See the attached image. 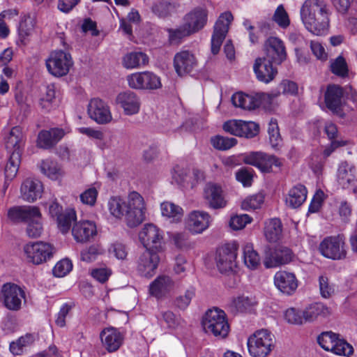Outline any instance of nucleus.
Segmentation results:
<instances>
[{
    "label": "nucleus",
    "mask_w": 357,
    "mask_h": 357,
    "mask_svg": "<svg viewBox=\"0 0 357 357\" xmlns=\"http://www.w3.org/2000/svg\"><path fill=\"white\" fill-rule=\"evenodd\" d=\"M233 20L234 17L229 11H226L219 16L213 27L211 45L222 44Z\"/></svg>",
    "instance_id": "6ab92c4d"
},
{
    "label": "nucleus",
    "mask_w": 357,
    "mask_h": 357,
    "mask_svg": "<svg viewBox=\"0 0 357 357\" xmlns=\"http://www.w3.org/2000/svg\"><path fill=\"white\" fill-rule=\"evenodd\" d=\"M331 69L333 74L340 77H345L348 74L347 62L342 56H339L331 63Z\"/></svg>",
    "instance_id": "5fc2aeb1"
},
{
    "label": "nucleus",
    "mask_w": 357,
    "mask_h": 357,
    "mask_svg": "<svg viewBox=\"0 0 357 357\" xmlns=\"http://www.w3.org/2000/svg\"><path fill=\"white\" fill-rule=\"evenodd\" d=\"M88 114L91 119L99 124L108 123L112 119L108 105L99 98H93L90 101Z\"/></svg>",
    "instance_id": "a211bd4d"
},
{
    "label": "nucleus",
    "mask_w": 357,
    "mask_h": 357,
    "mask_svg": "<svg viewBox=\"0 0 357 357\" xmlns=\"http://www.w3.org/2000/svg\"><path fill=\"white\" fill-rule=\"evenodd\" d=\"M169 238L174 245L179 249L187 248L189 245V236L186 232H174L169 236Z\"/></svg>",
    "instance_id": "e2e57ef3"
},
{
    "label": "nucleus",
    "mask_w": 357,
    "mask_h": 357,
    "mask_svg": "<svg viewBox=\"0 0 357 357\" xmlns=\"http://www.w3.org/2000/svg\"><path fill=\"white\" fill-rule=\"evenodd\" d=\"M56 98V86L54 84H50L45 86L39 100V105L42 109L50 111L53 106V102Z\"/></svg>",
    "instance_id": "a19ab883"
},
{
    "label": "nucleus",
    "mask_w": 357,
    "mask_h": 357,
    "mask_svg": "<svg viewBox=\"0 0 357 357\" xmlns=\"http://www.w3.org/2000/svg\"><path fill=\"white\" fill-rule=\"evenodd\" d=\"M43 192V185L40 181L28 178L21 185L20 193L23 200L33 202L40 198Z\"/></svg>",
    "instance_id": "412c9836"
},
{
    "label": "nucleus",
    "mask_w": 357,
    "mask_h": 357,
    "mask_svg": "<svg viewBox=\"0 0 357 357\" xmlns=\"http://www.w3.org/2000/svg\"><path fill=\"white\" fill-rule=\"evenodd\" d=\"M139 239L146 250L158 251L163 241V231L154 224H145L139 233Z\"/></svg>",
    "instance_id": "f8f14e48"
},
{
    "label": "nucleus",
    "mask_w": 357,
    "mask_h": 357,
    "mask_svg": "<svg viewBox=\"0 0 357 357\" xmlns=\"http://www.w3.org/2000/svg\"><path fill=\"white\" fill-rule=\"evenodd\" d=\"M268 134L269 142L273 148H277L280 146L282 138L280 134L278 121L275 119H271L268 126Z\"/></svg>",
    "instance_id": "8fccbe9b"
},
{
    "label": "nucleus",
    "mask_w": 357,
    "mask_h": 357,
    "mask_svg": "<svg viewBox=\"0 0 357 357\" xmlns=\"http://www.w3.org/2000/svg\"><path fill=\"white\" fill-rule=\"evenodd\" d=\"M249 354L252 357H266L274 347V335L266 329L256 331L247 342Z\"/></svg>",
    "instance_id": "423d86ee"
},
{
    "label": "nucleus",
    "mask_w": 357,
    "mask_h": 357,
    "mask_svg": "<svg viewBox=\"0 0 357 357\" xmlns=\"http://www.w3.org/2000/svg\"><path fill=\"white\" fill-rule=\"evenodd\" d=\"M275 287L282 294L292 295L298 288V280L292 272L279 271L273 277Z\"/></svg>",
    "instance_id": "dca6fc26"
},
{
    "label": "nucleus",
    "mask_w": 357,
    "mask_h": 357,
    "mask_svg": "<svg viewBox=\"0 0 357 357\" xmlns=\"http://www.w3.org/2000/svg\"><path fill=\"white\" fill-rule=\"evenodd\" d=\"M251 221L252 218L247 214L236 215L231 217L229 226L234 230H240L250 223Z\"/></svg>",
    "instance_id": "bf43d9fd"
},
{
    "label": "nucleus",
    "mask_w": 357,
    "mask_h": 357,
    "mask_svg": "<svg viewBox=\"0 0 357 357\" xmlns=\"http://www.w3.org/2000/svg\"><path fill=\"white\" fill-rule=\"evenodd\" d=\"M252 170L248 168H241L236 172V178L244 186H250L252 181Z\"/></svg>",
    "instance_id": "338daca9"
},
{
    "label": "nucleus",
    "mask_w": 357,
    "mask_h": 357,
    "mask_svg": "<svg viewBox=\"0 0 357 357\" xmlns=\"http://www.w3.org/2000/svg\"><path fill=\"white\" fill-rule=\"evenodd\" d=\"M40 171L52 180H56L62 175V171L59 165L56 162L50 160H43L41 162Z\"/></svg>",
    "instance_id": "de8ad7c7"
},
{
    "label": "nucleus",
    "mask_w": 357,
    "mask_h": 357,
    "mask_svg": "<svg viewBox=\"0 0 357 357\" xmlns=\"http://www.w3.org/2000/svg\"><path fill=\"white\" fill-rule=\"evenodd\" d=\"M284 319L290 324H302L304 321L302 312L289 308L284 313Z\"/></svg>",
    "instance_id": "774afa93"
},
{
    "label": "nucleus",
    "mask_w": 357,
    "mask_h": 357,
    "mask_svg": "<svg viewBox=\"0 0 357 357\" xmlns=\"http://www.w3.org/2000/svg\"><path fill=\"white\" fill-rule=\"evenodd\" d=\"M174 66L179 76L192 72L197 66L195 55L188 51H182L174 56Z\"/></svg>",
    "instance_id": "aec40b11"
},
{
    "label": "nucleus",
    "mask_w": 357,
    "mask_h": 357,
    "mask_svg": "<svg viewBox=\"0 0 357 357\" xmlns=\"http://www.w3.org/2000/svg\"><path fill=\"white\" fill-rule=\"evenodd\" d=\"M76 220V213L73 209H66L58 217H56L57 226L59 229L63 233L68 232L72 222Z\"/></svg>",
    "instance_id": "37998d69"
},
{
    "label": "nucleus",
    "mask_w": 357,
    "mask_h": 357,
    "mask_svg": "<svg viewBox=\"0 0 357 357\" xmlns=\"http://www.w3.org/2000/svg\"><path fill=\"white\" fill-rule=\"evenodd\" d=\"M21 162V155L18 152L12 153L5 166L4 173L7 180H13L17 175Z\"/></svg>",
    "instance_id": "a18cd8bd"
},
{
    "label": "nucleus",
    "mask_w": 357,
    "mask_h": 357,
    "mask_svg": "<svg viewBox=\"0 0 357 357\" xmlns=\"http://www.w3.org/2000/svg\"><path fill=\"white\" fill-rule=\"evenodd\" d=\"M36 23V19L30 15L22 17L17 27L19 38L22 43H24L27 38L32 35Z\"/></svg>",
    "instance_id": "e433bc0d"
},
{
    "label": "nucleus",
    "mask_w": 357,
    "mask_h": 357,
    "mask_svg": "<svg viewBox=\"0 0 357 357\" xmlns=\"http://www.w3.org/2000/svg\"><path fill=\"white\" fill-rule=\"evenodd\" d=\"M149 56L141 51H132L125 54L121 58V64L127 70L139 69L149 64Z\"/></svg>",
    "instance_id": "cd10ccee"
},
{
    "label": "nucleus",
    "mask_w": 357,
    "mask_h": 357,
    "mask_svg": "<svg viewBox=\"0 0 357 357\" xmlns=\"http://www.w3.org/2000/svg\"><path fill=\"white\" fill-rule=\"evenodd\" d=\"M270 94L266 93H257L255 96L245 95L243 109H255L258 107L261 103V100L265 99L266 97L270 98Z\"/></svg>",
    "instance_id": "603ef678"
},
{
    "label": "nucleus",
    "mask_w": 357,
    "mask_h": 357,
    "mask_svg": "<svg viewBox=\"0 0 357 357\" xmlns=\"http://www.w3.org/2000/svg\"><path fill=\"white\" fill-rule=\"evenodd\" d=\"M26 232L29 237L36 238L41 236L43 232V226L42 222V214L39 211V215L31 218L26 221Z\"/></svg>",
    "instance_id": "49530a36"
},
{
    "label": "nucleus",
    "mask_w": 357,
    "mask_h": 357,
    "mask_svg": "<svg viewBox=\"0 0 357 357\" xmlns=\"http://www.w3.org/2000/svg\"><path fill=\"white\" fill-rule=\"evenodd\" d=\"M65 135V130L59 128L42 130L38 133L37 145L44 149H50L54 146Z\"/></svg>",
    "instance_id": "393cba45"
},
{
    "label": "nucleus",
    "mask_w": 357,
    "mask_h": 357,
    "mask_svg": "<svg viewBox=\"0 0 357 357\" xmlns=\"http://www.w3.org/2000/svg\"><path fill=\"white\" fill-rule=\"evenodd\" d=\"M301 19L305 27L317 36L327 34L330 27V13L323 0H306L301 8Z\"/></svg>",
    "instance_id": "f03ea898"
},
{
    "label": "nucleus",
    "mask_w": 357,
    "mask_h": 357,
    "mask_svg": "<svg viewBox=\"0 0 357 357\" xmlns=\"http://www.w3.org/2000/svg\"><path fill=\"white\" fill-rule=\"evenodd\" d=\"M204 197L211 208H220L226 206L222 188L217 184L208 183L204 188Z\"/></svg>",
    "instance_id": "a878e982"
},
{
    "label": "nucleus",
    "mask_w": 357,
    "mask_h": 357,
    "mask_svg": "<svg viewBox=\"0 0 357 357\" xmlns=\"http://www.w3.org/2000/svg\"><path fill=\"white\" fill-rule=\"evenodd\" d=\"M128 86L137 90H155L162 86L160 78L151 71L137 72L127 76Z\"/></svg>",
    "instance_id": "9d476101"
},
{
    "label": "nucleus",
    "mask_w": 357,
    "mask_h": 357,
    "mask_svg": "<svg viewBox=\"0 0 357 357\" xmlns=\"http://www.w3.org/2000/svg\"><path fill=\"white\" fill-rule=\"evenodd\" d=\"M0 298L7 309L17 311L21 308L22 301H25V292L17 284L6 283L1 287Z\"/></svg>",
    "instance_id": "9b49d317"
},
{
    "label": "nucleus",
    "mask_w": 357,
    "mask_h": 357,
    "mask_svg": "<svg viewBox=\"0 0 357 357\" xmlns=\"http://www.w3.org/2000/svg\"><path fill=\"white\" fill-rule=\"evenodd\" d=\"M100 338L102 347L109 353L118 351L124 342V335L114 327L103 329Z\"/></svg>",
    "instance_id": "f3484780"
},
{
    "label": "nucleus",
    "mask_w": 357,
    "mask_h": 357,
    "mask_svg": "<svg viewBox=\"0 0 357 357\" xmlns=\"http://www.w3.org/2000/svg\"><path fill=\"white\" fill-rule=\"evenodd\" d=\"M35 341V337L32 334L26 335L18 338L15 342L10 344V351L14 355H20L24 350L31 346Z\"/></svg>",
    "instance_id": "c03bdc74"
},
{
    "label": "nucleus",
    "mask_w": 357,
    "mask_h": 357,
    "mask_svg": "<svg viewBox=\"0 0 357 357\" xmlns=\"http://www.w3.org/2000/svg\"><path fill=\"white\" fill-rule=\"evenodd\" d=\"M329 309L320 303L310 305L302 312L305 321H314L318 316L322 315L326 317L329 314Z\"/></svg>",
    "instance_id": "58836bf2"
},
{
    "label": "nucleus",
    "mask_w": 357,
    "mask_h": 357,
    "mask_svg": "<svg viewBox=\"0 0 357 357\" xmlns=\"http://www.w3.org/2000/svg\"><path fill=\"white\" fill-rule=\"evenodd\" d=\"M319 287L321 296L324 298H330L334 293V287L329 282L328 278L325 275L319 277Z\"/></svg>",
    "instance_id": "13d9d810"
},
{
    "label": "nucleus",
    "mask_w": 357,
    "mask_h": 357,
    "mask_svg": "<svg viewBox=\"0 0 357 357\" xmlns=\"http://www.w3.org/2000/svg\"><path fill=\"white\" fill-rule=\"evenodd\" d=\"M157 252L145 250L139 256L137 262V271L141 275L150 278L155 274L160 262V257Z\"/></svg>",
    "instance_id": "4468645a"
},
{
    "label": "nucleus",
    "mask_w": 357,
    "mask_h": 357,
    "mask_svg": "<svg viewBox=\"0 0 357 357\" xmlns=\"http://www.w3.org/2000/svg\"><path fill=\"white\" fill-rule=\"evenodd\" d=\"M174 287V282L168 275H159L149 284V294L157 298H161L168 295Z\"/></svg>",
    "instance_id": "5701e85b"
},
{
    "label": "nucleus",
    "mask_w": 357,
    "mask_h": 357,
    "mask_svg": "<svg viewBox=\"0 0 357 357\" xmlns=\"http://www.w3.org/2000/svg\"><path fill=\"white\" fill-rule=\"evenodd\" d=\"M259 130V125L253 121H241L240 137L252 138L256 136Z\"/></svg>",
    "instance_id": "4d7b16f0"
},
{
    "label": "nucleus",
    "mask_w": 357,
    "mask_h": 357,
    "mask_svg": "<svg viewBox=\"0 0 357 357\" xmlns=\"http://www.w3.org/2000/svg\"><path fill=\"white\" fill-rule=\"evenodd\" d=\"M282 234V223L278 218L271 219L265 224L264 235L269 242H277Z\"/></svg>",
    "instance_id": "4c0bfd02"
},
{
    "label": "nucleus",
    "mask_w": 357,
    "mask_h": 357,
    "mask_svg": "<svg viewBox=\"0 0 357 357\" xmlns=\"http://www.w3.org/2000/svg\"><path fill=\"white\" fill-rule=\"evenodd\" d=\"M107 208L111 215L121 220L124 218L126 225L134 228L146 219V206L144 197L137 192L129 193L127 199L120 197H112L107 202Z\"/></svg>",
    "instance_id": "f257e3e1"
},
{
    "label": "nucleus",
    "mask_w": 357,
    "mask_h": 357,
    "mask_svg": "<svg viewBox=\"0 0 357 357\" xmlns=\"http://www.w3.org/2000/svg\"><path fill=\"white\" fill-rule=\"evenodd\" d=\"M273 20L282 28H286L289 25V15L283 5L280 4L278 6L273 16Z\"/></svg>",
    "instance_id": "6e6d98bb"
},
{
    "label": "nucleus",
    "mask_w": 357,
    "mask_h": 357,
    "mask_svg": "<svg viewBox=\"0 0 357 357\" xmlns=\"http://www.w3.org/2000/svg\"><path fill=\"white\" fill-rule=\"evenodd\" d=\"M342 96L343 90L342 87L335 84L329 85L325 93L326 107L333 112L339 114L342 107Z\"/></svg>",
    "instance_id": "7c9ffc66"
},
{
    "label": "nucleus",
    "mask_w": 357,
    "mask_h": 357,
    "mask_svg": "<svg viewBox=\"0 0 357 357\" xmlns=\"http://www.w3.org/2000/svg\"><path fill=\"white\" fill-rule=\"evenodd\" d=\"M245 163L255 166L262 172H271L273 166L280 167L279 158L261 152H252L244 156Z\"/></svg>",
    "instance_id": "ddd939ff"
},
{
    "label": "nucleus",
    "mask_w": 357,
    "mask_h": 357,
    "mask_svg": "<svg viewBox=\"0 0 357 357\" xmlns=\"http://www.w3.org/2000/svg\"><path fill=\"white\" fill-rule=\"evenodd\" d=\"M95 223L89 220L76 222L72 228V234L77 242L84 243L96 235Z\"/></svg>",
    "instance_id": "b1692460"
},
{
    "label": "nucleus",
    "mask_w": 357,
    "mask_h": 357,
    "mask_svg": "<svg viewBox=\"0 0 357 357\" xmlns=\"http://www.w3.org/2000/svg\"><path fill=\"white\" fill-rule=\"evenodd\" d=\"M253 70L257 79L259 82L266 84L273 81L278 74V70L264 58H257L255 59Z\"/></svg>",
    "instance_id": "4be33fe9"
},
{
    "label": "nucleus",
    "mask_w": 357,
    "mask_h": 357,
    "mask_svg": "<svg viewBox=\"0 0 357 357\" xmlns=\"http://www.w3.org/2000/svg\"><path fill=\"white\" fill-rule=\"evenodd\" d=\"M203 328L206 333L219 338L227 336L229 326L225 312L217 307L208 310L202 320Z\"/></svg>",
    "instance_id": "20e7f679"
},
{
    "label": "nucleus",
    "mask_w": 357,
    "mask_h": 357,
    "mask_svg": "<svg viewBox=\"0 0 357 357\" xmlns=\"http://www.w3.org/2000/svg\"><path fill=\"white\" fill-rule=\"evenodd\" d=\"M333 353L340 356H349L354 352L353 347L344 340L337 337Z\"/></svg>",
    "instance_id": "680f3d73"
},
{
    "label": "nucleus",
    "mask_w": 357,
    "mask_h": 357,
    "mask_svg": "<svg viewBox=\"0 0 357 357\" xmlns=\"http://www.w3.org/2000/svg\"><path fill=\"white\" fill-rule=\"evenodd\" d=\"M211 142L215 149L226 151L234 146L237 144V140L234 137L216 135L211 139Z\"/></svg>",
    "instance_id": "09e8293b"
},
{
    "label": "nucleus",
    "mask_w": 357,
    "mask_h": 357,
    "mask_svg": "<svg viewBox=\"0 0 357 357\" xmlns=\"http://www.w3.org/2000/svg\"><path fill=\"white\" fill-rule=\"evenodd\" d=\"M45 66L50 75L55 77H61L68 75L73 66V61L70 54L62 50H55L45 59Z\"/></svg>",
    "instance_id": "6e6552de"
},
{
    "label": "nucleus",
    "mask_w": 357,
    "mask_h": 357,
    "mask_svg": "<svg viewBox=\"0 0 357 357\" xmlns=\"http://www.w3.org/2000/svg\"><path fill=\"white\" fill-rule=\"evenodd\" d=\"M211 220L208 213L194 211L188 215L185 220V228L192 234H201L209 227Z\"/></svg>",
    "instance_id": "2eb2a0df"
},
{
    "label": "nucleus",
    "mask_w": 357,
    "mask_h": 357,
    "mask_svg": "<svg viewBox=\"0 0 357 357\" xmlns=\"http://www.w3.org/2000/svg\"><path fill=\"white\" fill-rule=\"evenodd\" d=\"M293 257V252L289 248L278 246L270 256L266 257L264 265L266 268H273L287 264L291 261Z\"/></svg>",
    "instance_id": "c85d7f7f"
},
{
    "label": "nucleus",
    "mask_w": 357,
    "mask_h": 357,
    "mask_svg": "<svg viewBox=\"0 0 357 357\" xmlns=\"http://www.w3.org/2000/svg\"><path fill=\"white\" fill-rule=\"evenodd\" d=\"M243 261L245 265L251 270H255L260 265V257L251 243H247L243 248Z\"/></svg>",
    "instance_id": "79ce46f5"
},
{
    "label": "nucleus",
    "mask_w": 357,
    "mask_h": 357,
    "mask_svg": "<svg viewBox=\"0 0 357 357\" xmlns=\"http://www.w3.org/2000/svg\"><path fill=\"white\" fill-rule=\"evenodd\" d=\"M307 191L306 188L298 184L291 188L285 198L287 206L292 208H296L301 206L307 198Z\"/></svg>",
    "instance_id": "72a5a7b5"
},
{
    "label": "nucleus",
    "mask_w": 357,
    "mask_h": 357,
    "mask_svg": "<svg viewBox=\"0 0 357 357\" xmlns=\"http://www.w3.org/2000/svg\"><path fill=\"white\" fill-rule=\"evenodd\" d=\"M195 296V291L192 289H188L183 295L176 298L175 305L181 310L186 309L190 305L192 298Z\"/></svg>",
    "instance_id": "0e129e2a"
},
{
    "label": "nucleus",
    "mask_w": 357,
    "mask_h": 357,
    "mask_svg": "<svg viewBox=\"0 0 357 357\" xmlns=\"http://www.w3.org/2000/svg\"><path fill=\"white\" fill-rule=\"evenodd\" d=\"M161 213L163 217L172 222H178L183 216V208L171 202H164L160 204Z\"/></svg>",
    "instance_id": "f704fd0d"
},
{
    "label": "nucleus",
    "mask_w": 357,
    "mask_h": 357,
    "mask_svg": "<svg viewBox=\"0 0 357 357\" xmlns=\"http://www.w3.org/2000/svg\"><path fill=\"white\" fill-rule=\"evenodd\" d=\"M208 22V10L205 8L197 7L186 13L183 22L176 29H169L171 43H181L182 40L195 34L204 28Z\"/></svg>",
    "instance_id": "7ed1b4c3"
},
{
    "label": "nucleus",
    "mask_w": 357,
    "mask_h": 357,
    "mask_svg": "<svg viewBox=\"0 0 357 357\" xmlns=\"http://www.w3.org/2000/svg\"><path fill=\"white\" fill-rule=\"evenodd\" d=\"M24 144V137L22 129L17 126L13 128L5 138V146L8 152L11 154L17 151L21 155Z\"/></svg>",
    "instance_id": "2f4dec72"
},
{
    "label": "nucleus",
    "mask_w": 357,
    "mask_h": 357,
    "mask_svg": "<svg viewBox=\"0 0 357 357\" xmlns=\"http://www.w3.org/2000/svg\"><path fill=\"white\" fill-rule=\"evenodd\" d=\"M117 102L123 109L126 115L137 114L140 109L139 98L132 91H125L118 95Z\"/></svg>",
    "instance_id": "bb28decb"
},
{
    "label": "nucleus",
    "mask_w": 357,
    "mask_h": 357,
    "mask_svg": "<svg viewBox=\"0 0 357 357\" xmlns=\"http://www.w3.org/2000/svg\"><path fill=\"white\" fill-rule=\"evenodd\" d=\"M337 179L342 188H349L356 179L354 167L347 162H341L337 169Z\"/></svg>",
    "instance_id": "473e14b6"
},
{
    "label": "nucleus",
    "mask_w": 357,
    "mask_h": 357,
    "mask_svg": "<svg viewBox=\"0 0 357 357\" xmlns=\"http://www.w3.org/2000/svg\"><path fill=\"white\" fill-rule=\"evenodd\" d=\"M256 304L255 299L247 296H239L234 298L229 303L230 310L234 312H246Z\"/></svg>",
    "instance_id": "c9c22d12"
},
{
    "label": "nucleus",
    "mask_w": 357,
    "mask_h": 357,
    "mask_svg": "<svg viewBox=\"0 0 357 357\" xmlns=\"http://www.w3.org/2000/svg\"><path fill=\"white\" fill-rule=\"evenodd\" d=\"M7 215L13 222H26L31 218L39 215V208L36 206H14L8 211Z\"/></svg>",
    "instance_id": "c756f323"
},
{
    "label": "nucleus",
    "mask_w": 357,
    "mask_h": 357,
    "mask_svg": "<svg viewBox=\"0 0 357 357\" xmlns=\"http://www.w3.org/2000/svg\"><path fill=\"white\" fill-rule=\"evenodd\" d=\"M268 61L271 63L280 64L287 58V52L284 46H265L264 50Z\"/></svg>",
    "instance_id": "ea45409f"
},
{
    "label": "nucleus",
    "mask_w": 357,
    "mask_h": 357,
    "mask_svg": "<svg viewBox=\"0 0 357 357\" xmlns=\"http://www.w3.org/2000/svg\"><path fill=\"white\" fill-rule=\"evenodd\" d=\"M264 197L262 194H255L245 198L241 204L243 210H255L261 207Z\"/></svg>",
    "instance_id": "864d4df0"
},
{
    "label": "nucleus",
    "mask_w": 357,
    "mask_h": 357,
    "mask_svg": "<svg viewBox=\"0 0 357 357\" xmlns=\"http://www.w3.org/2000/svg\"><path fill=\"white\" fill-rule=\"evenodd\" d=\"M238 249V245L234 241L225 243L217 249L215 261L220 273L232 272L236 267Z\"/></svg>",
    "instance_id": "1a4fd4ad"
},
{
    "label": "nucleus",
    "mask_w": 357,
    "mask_h": 357,
    "mask_svg": "<svg viewBox=\"0 0 357 357\" xmlns=\"http://www.w3.org/2000/svg\"><path fill=\"white\" fill-rule=\"evenodd\" d=\"M73 268V264L70 260L64 259L56 264L53 268L54 276L61 278L66 275Z\"/></svg>",
    "instance_id": "052dcab7"
},
{
    "label": "nucleus",
    "mask_w": 357,
    "mask_h": 357,
    "mask_svg": "<svg viewBox=\"0 0 357 357\" xmlns=\"http://www.w3.org/2000/svg\"><path fill=\"white\" fill-rule=\"evenodd\" d=\"M108 252L110 255H113L119 260L125 259L128 255L126 246L121 243H112L109 246Z\"/></svg>",
    "instance_id": "69168bd1"
},
{
    "label": "nucleus",
    "mask_w": 357,
    "mask_h": 357,
    "mask_svg": "<svg viewBox=\"0 0 357 357\" xmlns=\"http://www.w3.org/2000/svg\"><path fill=\"white\" fill-rule=\"evenodd\" d=\"M23 251L28 262L40 265L53 257L56 249L50 243L38 241L24 245Z\"/></svg>",
    "instance_id": "0eeeda50"
},
{
    "label": "nucleus",
    "mask_w": 357,
    "mask_h": 357,
    "mask_svg": "<svg viewBox=\"0 0 357 357\" xmlns=\"http://www.w3.org/2000/svg\"><path fill=\"white\" fill-rule=\"evenodd\" d=\"M318 250L326 259L333 261L344 260L347 256L345 238L340 234L326 236L320 242Z\"/></svg>",
    "instance_id": "39448f33"
},
{
    "label": "nucleus",
    "mask_w": 357,
    "mask_h": 357,
    "mask_svg": "<svg viewBox=\"0 0 357 357\" xmlns=\"http://www.w3.org/2000/svg\"><path fill=\"white\" fill-rule=\"evenodd\" d=\"M338 336L332 332L322 333L317 337L319 344L326 351H331L334 350L335 343Z\"/></svg>",
    "instance_id": "3c124183"
}]
</instances>
